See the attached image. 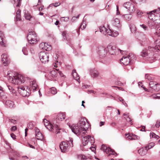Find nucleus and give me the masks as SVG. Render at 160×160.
<instances>
[{"label":"nucleus","instance_id":"1","mask_svg":"<svg viewBox=\"0 0 160 160\" xmlns=\"http://www.w3.org/2000/svg\"><path fill=\"white\" fill-rule=\"evenodd\" d=\"M156 45L155 47L149 46L148 49H144L141 52V56L146 57V58L151 62L156 58L157 54L154 52L160 50V40H157L155 42Z\"/></svg>","mask_w":160,"mask_h":160},{"label":"nucleus","instance_id":"2","mask_svg":"<svg viewBox=\"0 0 160 160\" xmlns=\"http://www.w3.org/2000/svg\"><path fill=\"white\" fill-rule=\"evenodd\" d=\"M85 120L87 121L85 118H81L77 124L69 125V127L72 131L76 135L82 136L87 132V130L88 128L86 126Z\"/></svg>","mask_w":160,"mask_h":160},{"label":"nucleus","instance_id":"3","mask_svg":"<svg viewBox=\"0 0 160 160\" xmlns=\"http://www.w3.org/2000/svg\"><path fill=\"white\" fill-rule=\"evenodd\" d=\"M27 78L23 75L16 73L14 76L12 77H9L8 80L10 82L15 84L19 85L24 82Z\"/></svg>","mask_w":160,"mask_h":160},{"label":"nucleus","instance_id":"4","mask_svg":"<svg viewBox=\"0 0 160 160\" xmlns=\"http://www.w3.org/2000/svg\"><path fill=\"white\" fill-rule=\"evenodd\" d=\"M158 9H154L146 13L148 18L155 22L157 24L160 23V15L157 12Z\"/></svg>","mask_w":160,"mask_h":160},{"label":"nucleus","instance_id":"5","mask_svg":"<svg viewBox=\"0 0 160 160\" xmlns=\"http://www.w3.org/2000/svg\"><path fill=\"white\" fill-rule=\"evenodd\" d=\"M73 139L72 138H69V140L66 142H62L59 145L60 148L62 152H65L70 148L73 147Z\"/></svg>","mask_w":160,"mask_h":160},{"label":"nucleus","instance_id":"6","mask_svg":"<svg viewBox=\"0 0 160 160\" xmlns=\"http://www.w3.org/2000/svg\"><path fill=\"white\" fill-rule=\"evenodd\" d=\"M107 48L109 53L111 55H116L118 54L119 52L122 54L123 52L125 53L126 52L125 51L121 50L117 48L115 46L112 44L108 45Z\"/></svg>","mask_w":160,"mask_h":160},{"label":"nucleus","instance_id":"7","mask_svg":"<svg viewBox=\"0 0 160 160\" xmlns=\"http://www.w3.org/2000/svg\"><path fill=\"white\" fill-rule=\"evenodd\" d=\"M29 42L32 44H36L38 42V37L35 32L33 31H29L27 36Z\"/></svg>","mask_w":160,"mask_h":160},{"label":"nucleus","instance_id":"8","mask_svg":"<svg viewBox=\"0 0 160 160\" xmlns=\"http://www.w3.org/2000/svg\"><path fill=\"white\" fill-rule=\"evenodd\" d=\"M45 126L50 131H52L53 132H55L57 134H58L60 132L59 130L61 129L57 124L53 125L52 124L51 125L49 123L48 125H47L45 123Z\"/></svg>","mask_w":160,"mask_h":160},{"label":"nucleus","instance_id":"9","mask_svg":"<svg viewBox=\"0 0 160 160\" xmlns=\"http://www.w3.org/2000/svg\"><path fill=\"white\" fill-rule=\"evenodd\" d=\"M39 58L41 62L44 63L49 61V55L47 51L41 52L39 53Z\"/></svg>","mask_w":160,"mask_h":160},{"label":"nucleus","instance_id":"10","mask_svg":"<svg viewBox=\"0 0 160 160\" xmlns=\"http://www.w3.org/2000/svg\"><path fill=\"white\" fill-rule=\"evenodd\" d=\"M135 6L136 5L135 3L130 2L125 3L123 5V6L128 9L129 12L130 13L133 12H135L136 9Z\"/></svg>","mask_w":160,"mask_h":160},{"label":"nucleus","instance_id":"11","mask_svg":"<svg viewBox=\"0 0 160 160\" xmlns=\"http://www.w3.org/2000/svg\"><path fill=\"white\" fill-rule=\"evenodd\" d=\"M98 53L100 58H102L107 54V51L106 48L103 46H99L97 50Z\"/></svg>","mask_w":160,"mask_h":160},{"label":"nucleus","instance_id":"12","mask_svg":"<svg viewBox=\"0 0 160 160\" xmlns=\"http://www.w3.org/2000/svg\"><path fill=\"white\" fill-rule=\"evenodd\" d=\"M101 149L107 154L110 155L111 154L114 155L116 154L115 151L110 147L104 145H102L101 147Z\"/></svg>","mask_w":160,"mask_h":160},{"label":"nucleus","instance_id":"13","mask_svg":"<svg viewBox=\"0 0 160 160\" xmlns=\"http://www.w3.org/2000/svg\"><path fill=\"white\" fill-rule=\"evenodd\" d=\"M57 76V69L51 71L48 75L45 74V77L48 79L51 80H52V78L56 77Z\"/></svg>","mask_w":160,"mask_h":160},{"label":"nucleus","instance_id":"14","mask_svg":"<svg viewBox=\"0 0 160 160\" xmlns=\"http://www.w3.org/2000/svg\"><path fill=\"white\" fill-rule=\"evenodd\" d=\"M90 74L91 77L93 78L98 77L99 73L98 70L96 68H91L89 69Z\"/></svg>","mask_w":160,"mask_h":160},{"label":"nucleus","instance_id":"15","mask_svg":"<svg viewBox=\"0 0 160 160\" xmlns=\"http://www.w3.org/2000/svg\"><path fill=\"white\" fill-rule=\"evenodd\" d=\"M1 58L3 64L4 66H6L9 63V58L6 54H3L1 55Z\"/></svg>","mask_w":160,"mask_h":160},{"label":"nucleus","instance_id":"16","mask_svg":"<svg viewBox=\"0 0 160 160\" xmlns=\"http://www.w3.org/2000/svg\"><path fill=\"white\" fill-rule=\"evenodd\" d=\"M34 130L36 138L38 140H42L43 139V136L42 133L40 132L39 129L35 127Z\"/></svg>","mask_w":160,"mask_h":160},{"label":"nucleus","instance_id":"17","mask_svg":"<svg viewBox=\"0 0 160 160\" xmlns=\"http://www.w3.org/2000/svg\"><path fill=\"white\" fill-rule=\"evenodd\" d=\"M38 87V85L35 80H33L30 82L29 86V89L32 90L33 91L36 90Z\"/></svg>","mask_w":160,"mask_h":160},{"label":"nucleus","instance_id":"18","mask_svg":"<svg viewBox=\"0 0 160 160\" xmlns=\"http://www.w3.org/2000/svg\"><path fill=\"white\" fill-rule=\"evenodd\" d=\"M112 25L118 28H121V24L120 23V21L119 19L115 18L112 21Z\"/></svg>","mask_w":160,"mask_h":160},{"label":"nucleus","instance_id":"19","mask_svg":"<svg viewBox=\"0 0 160 160\" xmlns=\"http://www.w3.org/2000/svg\"><path fill=\"white\" fill-rule=\"evenodd\" d=\"M121 62L125 65H128L130 63V61L128 55L127 56H123L120 60Z\"/></svg>","mask_w":160,"mask_h":160},{"label":"nucleus","instance_id":"20","mask_svg":"<svg viewBox=\"0 0 160 160\" xmlns=\"http://www.w3.org/2000/svg\"><path fill=\"white\" fill-rule=\"evenodd\" d=\"M148 149L145 147L142 148L138 150V152L141 156H144L147 153Z\"/></svg>","mask_w":160,"mask_h":160},{"label":"nucleus","instance_id":"21","mask_svg":"<svg viewBox=\"0 0 160 160\" xmlns=\"http://www.w3.org/2000/svg\"><path fill=\"white\" fill-rule=\"evenodd\" d=\"M90 137V135H88L86 136L83 137L82 138V145L83 146H85L88 144L89 142V138Z\"/></svg>","mask_w":160,"mask_h":160},{"label":"nucleus","instance_id":"22","mask_svg":"<svg viewBox=\"0 0 160 160\" xmlns=\"http://www.w3.org/2000/svg\"><path fill=\"white\" fill-rule=\"evenodd\" d=\"M158 24H157L155 22L152 20H151L148 22V25L149 27L151 29L155 28H156V27Z\"/></svg>","mask_w":160,"mask_h":160},{"label":"nucleus","instance_id":"23","mask_svg":"<svg viewBox=\"0 0 160 160\" xmlns=\"http://www.w3.org/2000/svg\"><path fill=\"white\" fill-rule=\"evenodd\" d=\"M160 89V84L155 82V86L153 87L151 89V91H150L152 93L158 91Z\"/></svg>","mask_w":160,"mask_h":160},{"label":"nucleus","instance_id":"24","mask_svg":"<svg viewBox=\"0 0 160 160\" xmlns=\"http://www.w3.org/2000/svg\"><path fill=\"white\" fill-rule=\"evenodd\" d=\"M5 105L7 107L10 108H14L15 106L14 102L10 100L6 101L5 102Z\"/></svg>","mask_w":160,"mask_h":160},{"label":"nucleus","instance_id":"25","mask_svg":"<svg viewBox=\"0 0 160 160\" xmlns=\"http://www.w3.org/2000/svg\"><path fill=\"white\" fill-rule=\"evenodd\" d=\"M130 61V63L132 64L136 60V57L134 54L131 53L128 55Z\"/></svg>","mask_w":160,"mask_h":160},{"label":"nucleus","instance_id":"26","mask_svg":"<svg viewBox=\"0 0 160 160\" xmlns=\"http://www.w3.org/2000/svg\"><path fill=\"white\" fill-rule=\"evenodd\" d=\"M65 114L62 112L58 113L56 119L58 120L62 121L65 119Z\"/></svg>","mask_w":160,"mask_h":160},{"label":"nucleus","instance_id":"27","mask_svg":"<svg viewBox=\"0 0 160 160\" xmlns=\"http://www.w3.org/2000/svg\"><path fill=\"white\" fill-rule=\"evenodd\" d=\"M155 82H154L153 81L150 82H149V88L148 90V89H147L146 88H144L145 91L148 92H150L151 91V89L153 87H154V86H155Z\"/></svg>","mask_w":160,"mask_h":160},{"label":"nucleus","instance_id":"28","mask_svg":"<svg viewBox=\"0 0 160 160\" xmlns=\"http://www.w3.org/2000/svg\"><path fill=\"white\" fill-rule=\"evenodd\" d=\"M72 74L73 78H74L77 81L79 82V75H78L77 73L76 72V70H72Z\"/></svg>","mask_w":160,"mask_h":160},{"label":"nucleus","instance_id":"29","mask_svg":"<svg viewBox=\"0 0 160 160\" xmlns=\"http://www.w3.org/2000/svg\"><path fill=\"white\" fill-rule=\"evenodd\" d=\"M122 17L125 20L129 21L132 18V15L131 14H126L123 15Z\"/></svg>","mask_w":160,"mask_h":160},{"label":"nucleus","instance_id":"30","mask_svg":"<svg viewBox=\"0 0 160 160\" xmlns=\"http://www.w3.org/2000/svg\"><path fill=\"white\" fill-rule=\"evenodd\" d=\"M24 16L26 19L30 20L32 17L30 14L28 13V12L27 10H25L24 11Z\"/></svg>","mask_w":160,"mask_h":160},{"label":"nucleus","instance_id":"31","mask_svg":"<svg viewBox=\"0 0 160 160\" xmlns=\"http://www.w3.org/2000/svg\"><path fill=\"white\" fill-rule=\"evenodd\" d=\"M145 78L150 82L152 81L154 79V77L153 75L151 74H146Z\"/></svg>","mask_w":160,"mask_h":160},{"label":"nucleus","instance_id":"32","mask_svg":"<svg viewBox=\"0 0 160 160\" xmlns=\"http://www.w3.org/2000/svg\"><path fill=\"white\" fill-rule=\"evenodd\" d=\"M125 135L126 137V138L127 140H136V138H135L132 137L131 135L129 133L125 134Z\"/></svg>","mask_w":160,"mask_h":160},{"label":"nucleus","instance_id":"33","mask_svg":"<svg viewBox=\"0 0 160 160\" xmlns=\"http://www.w3.org/2000/svg\"><path fill=\"white\" fill-rule=\"evenodd\" d=\"M107 29V28L104 26H101L99 28L100 32L105 35H106V31Z\"/></svg>","mask_w":160,"mask_h":160},{"label":"nucleus","instance_id":"34","mask_svg":"<svg viewBox=\"0 0 160 160\" xmlns=\"http://www.w3.org/2000/svg\"><path fill=\"white\" fill-rule=\"evenodd\" d=\"M147 12H142V11H140L139 10H138L137 11V15L140 17H141L142 16V14H144V15L148 17V16L147 14V13H146Z\"/></svg>","mask_w":160,"mask_h":160},{"label":"nucleus","instance_id":"35","mask_svg":"<svg viewBox=\"0 0 160 160\" xmlns=\"http://www.w3.org/2000/svg\"><path fill=\"white\" fill-rule=\"evenodd\" d=\"M52 49L51 46L48 44L47 43H46L45 46L44 48V50L46 51H49L51 50Z\"/></svg>","mask_w":160,"mask_h":160},{"label":"nucleus","instance_id":"36","mask_svg":"<svg viewBox=\"0 0 160 160\" xmlns=\"http://www.w3.org/2000/svg\"><path fill=\"white\" fill-rule=\"evenodd\" d=\"M7 87L8 88V90H9L10 92L12 94H14L16 92L15 90L13 88L12 86L8 85Z\"/></svg>","mask_w":160,"mask_h":160},{"label":"nucleus","instance_id":"37","mask_svg":"<svg viewBox=\"0 0 160 160\" xmlns=\"http://www.w3.org/2000/svg\"><path fill=\"white\" fill-rule=\"evenodd\" d=\"M0 96L3 99H5L7 98V96L5 95L3 89L0 91Z\"/></svg>","mask_w":160,"mask_h":160},{"label":"nucleus","instance_id":"38","mask_svg":"<svg viewBox=\"0 0 160 160\" xmlns=\"http://www.w3.org/2000/svg\"><path fill=\"white\" fill-rule=\"evenodd\" d=\"M86 27V24L84 22V21L83 20L82 21V24H81L79 28L77 30V32L78 33V32L79 31V30L80 29V28H81V29L82 30H83Z\"/></svg>","mask_w":160,"mask_h":160},{"label":"nucleus","instance_id":"39","mask_svg":"<svg viewBox=\"0 0 160 160\" xmlns=\"http://www.w3.org/2000/svg\"><path fill=\"white\" fill-rule=\"evenodd\" d=\"M154 145L155 144L154 142H151L150 143L148 144L145 147L147 148V149H148V150L154 146Z\"/></svg>","mask_w":160,"mask_h":160},{"label":"nucleus","instance_id":"40","mask_svg":"<svg viewBox=\"0 0 160 160\" xmlns=\"http://www.w3.org/2000/svg\"><path fill=\"white\" fill-rule=\"evenodd\" d=\"M130 29L131 32L132 33H134L136 32V29L135 26L134 25H131L130 26Z\"/></svg>","mask_w":160,"mask_h":160},{"label":"nucleus","instance_id":"41","mask_svg":"<svg viewBox=\"0 0 160 160\" xmlns=\"http://www.w3.org/2000/svg\"><path fill=\"white\" fill-rule=\"evenodd\" d=\"M150 137L153 138H155L156 139H158L159 138V137L156 135L155 133L152 132L150 133Z\"/></svg>","mask_w":160,"mask_h":160},{"label":"nucleus","instance_id":"42","mask_svg":"<svg viewBox=\"0 0 160 160\" xmlns=\"http://www.w3.org/2000/svg\"><path fill=\"white\" fill-rule=\"evenodd\" d=\"M155 35L160 37V28H158L155 30V32L154 33Z\"/></svg>","mask_w":160,"mask_h":160},{"label":"nucleus","instance_id":"43","mask_svg":"<svg viewBox=\"0 0 160 160\" xmlns=\"http://www.w3.org/2000/svg\"><path fill=\"white\" fill-rule=\"evenodd\" d=\"M50 91L51 93L53 94H56L57 92L56 88L54 87L51 88L50 89Z\"/></svg>","mask_w":160,"mask_h":160},{"label":"nucleus","instance_id":"44","mask_svg":"<svg viewBox=\"0 0 160 160\" xmlns=\"http://www.w3.org/2000/svg\"><path fill=\"white\" fill-rule=\"evenodd\" d=\"M119 100L126 107H127L128 105L126 103V102L124 101V99H123L121 97H119Z\"/></svg>","mask_w":160,"mask_h":160},{"label":"nucleus","instance_id":"45","mask_svg":"<svg viewBox=\"0 0 160 160\" xmlns=\"http://www.w3.org/2000/svg\"><path fill=\"white\" fill-rule=\"evenodd\" d=\"M146 40L145 36L143 35L142 40L141 41L142 42H140V44L141 46L144 45V44L146 43Z\"/></svg>","mask_w":160,"mask_h":160},{"label":"nucleus","instance_id":"46","mask_svg":"<svg viewBox=\"0 0 160 160\" xmlns=\"http://www.w3.org/2000/svg\"><path fill=\"white\" fill-rule=\"evenodd\" d=\"M3 35V32L2 31H0V38H1V39H0V44L1 45H3V43L2 39V37Z\"/></svg>","mask_w":160,"mask_h":160},{"label":"nucleus","instance_id":"47","mask_svg":"<svg viewBox=\"0 0 160 160\" xmlns=\"http://www.w3.org/2000/svg\"><path fill=\"white\" fill-rule=\"evenodd\" d=\"M78 158L79 159L80 158L81 160H85L87 159L86 156L83 155H79L78 156Z\"/></svg>","mask_w":160,"mask_h":160},{"label":"nucleus","instance_id":"48","mask_svg":"<svg viewBox=\"0 0 160 160\" xmlns=\"http://www.w3.org/2000/svg\"><path fill=\"white\" fill-rule=\"evenodd\" d=\"M123 116H126V117H125L124 118L126 119L127 122H131L132 120L131 119V118L129 117L128 116H127L126 115V114L125 113H124L123 114Z\"/></svg>","mask_w":160,"mask_h":160},{"label":"nucleus","instance_id":"49","mask_svg":"<svg viewBox=\"0 0 160 160\" xmlns=\"http://www.w3.org/2000/svg\"><path fill=\"white\" fill-rule=\"evenodd\" d=\"M46 43L45 42H42L39 44V48L40 49L44 50V48L45 46V44Z\"/></svg>","mask_w":160,"mask_h":160},{"label":"nucleus","instance_id":"50","mask_svg":"<svg viewBox=\"0 0 160 160\" xmlns=\"http://www.w3.org/2000/svg\"><path fill=\"white\" fill-rule=\"evenodd\" d=\"M106 35L111 36L112 33V31H111L110 29H108L107 28L106 31Z\"/></svg>","mask_w":160,"mask_h":160},{"label":"nucleus","instance_id":"51","mask_svg":"<svg viewBox=\"0 0 160 160\" xmlns=\"http://www.w3.org/2000/svg\"><path fill=\"white\" fill-rule=\"evenodd\" d=\"M118 35V33L117 31H112V33L111 36L115 37H117Z\"/></svg>","mask_w":160,"mask_h":160},{"label":"nucleus","instance_id":"52","mask_svg":"<svg viewBox=\"0 0 160 160\" xmlns=\"http://www.w3.org/2000/svg\"><path fill=\"white\" fill-rule=\"evenodd\" d=\"M22 51L23 54H24L25 55H26L28 54V52L26 50V48L25 47L23 48Z\"/></svg>","mask_w":160,"mask_h":160},{"label":"nucleus","instance_id":"53","mask_svg":"<svg viewBox=\"0 0 160 160\" xmlns=\"http://www.w3.org/2000/svg\"><path fill=\"white\" fill-rule=\"evenodd\" d=\"M89 141L91 144H93L94 142V139L93 137H91L90 136V137L89 138Z\"/></svg>","mask_w":160,"mask_h":160},{"label":"nucleus","instance_id":"54","mask_svg":"<svg viewBox=\"0 0 160 160\" xmlns=\"http://www.w3.org/2000/svg\"><path fill=\"white\" fill-rule=\"evenodd\" d=\"M140 26L144 30L146 31L148 30V27L145 25L143 24H141L140 25Z\"/></svg>","mask_w":160,"mask_h":160},{"label":"nucleus","instance_id":"55","mask_svg":"<svg viewBox=\"0 0 160 160\" xmlns=\"http://www.w3.org/2000/svg\"><path fill=\"white\" fill-rule=\"evenodd\" d=\"M152 97L155 99H160V94L157 93L156 95H153Z\"/></svg>","mask_w":160,"mask_h":160},{"label":"nucleus","instance_id":"56","mask_svg":"<svg viewBox=\"0 0 160 160\" xmlns=\"http://www.w3.org/2000/svg\"><path fill=\"white\" fill-rule=\"evenodd\" d=\"M21 15H16V19H15V21L17 20V21H19L21 20Z\"/></svg>","mask_w":160,"mask_h":160},{"label":"nucleus","instance_id":"57","mask_svg":"<svg viewBox=\"0 0 160 160\" xmlns=\"http://www.w3.org/2000/svg\"><path fill=\"white\" fill-rule=\"evenodd\" d=\"M58 73L60 75V76L61 77H64V75H63V73H62V72L59 70H57V73Z\"/></svg>","mask_w":160,"mask_h":160},{"label":"nucleus","instance_id":"58","mask_svg":"<svg viewBox=\"0 0 160 160\" xmlns=\"http://www.w3.org/2000/svg\"><path fill=\"white\" fill-rule=\"evenodd\" d=\"M155 127L158 128L160 126V122H159L158 121H157L155 125Z\"/></svg>","mask_w":160,"mask_h":160},{"label":"nucleus","instance_id":"59","mask_svg":"<svg viewBox=\"0 0 160 160\" xmlns=\"http://www.w3.org/2000/svg\"><path fill=\"white\" fill-rule=\"evenodd\" d=\"M130 134L131 135L132 137L135 138H136V139H138L139 138V137L137 135L134 134Z\"/></svg>","mask_w":160,"mask_h":160},{"label":"nucleus","instance_id":"60","mask_svg":"<svg viewBox=\"0 0 160 160\" xmlns=\"http://www.w3.org/2000/svg\"><path fill=\"white\" fill-rule=\"evenodd\" d=\"M17 129V127L16 126H13L11 127V131H15Z\"/></svg>","mask_w":160,"mask_h":160},{"label":"nucleus","instance_id":"61","mask_svg":"<svg viewBox=\"0 0 160 160\" xmlns=\"http://www.w3.org/2000/svg\"><path fill=\"white\" fill-rule=\"evenodd\" d=\"M11 137L14 140H15L16 139V136L13 133L11 134Z\"/></svg>","mask_w":160,"mask_h":160},{"label":"nucleus","instance_id":"62","mask_svg":"<svg viewBox=\"0 0 160 160\" xmlns=\"http://www.w3.org/2000/svg\"><path fill=\"white\" fill-rule=\"evenodd\" d=\"M43 122L44 125L45 123L47 124V125H48L50 123L46 119H43Z\"/></svg>","mask_w":160,"mask_h":160},{"label":"nucleus","instance_id":"63","mask_svg":"<svg viewBox=\"0 0 160 160\" xmlns=\"http://www.w3.org/2000/svg\"><path fill=\"white\" fill-rule=\"evenodd\" d=\"M9 121L10 122H11L13 123H15L16 122V120H13L12 119H9Z\"/></svg>","mask_w":160,"mask_h":160},{"label":"nucleus","instance_id":"64","mask_svg":"<svg viewBox=\"0 0 160 160\" xmlns=\"http://www.w3.org/2000/svg\"><path fill=\"white\" fill-rule=\"evenodd\" d=\"M30 51L32 54H34V48H30Z\"/></svg>","mask_w":160,"mask_h":160}]
</instances>
